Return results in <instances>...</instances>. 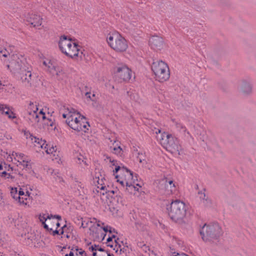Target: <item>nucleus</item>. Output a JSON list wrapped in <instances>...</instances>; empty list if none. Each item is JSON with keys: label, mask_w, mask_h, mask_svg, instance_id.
Here are the masks:
<instances>
[{"label": "nucleus", "mask_w": 256, "mask_h": 256, "mask_svg": "<svg viewBox=\"0 0 256 256\" xmlns=\"http://www.w3.org/2000/svg\"><path fill=\"white\" fill-rule=\"evenodd\" d=\"M108 256H110V254H108Z\"/></svg>", "instance_id": "052dcab7"}, {"label": "nucleus", "mask_w": 256, "mask_h": 256, "mask_svg": "<svg viewBox=\"0 0 256 256\" xmlns=\"http://www.w3.org/2000/svg\"><path fill=\"white\" fill-rule=\"evenodd\" d=\"M105 182L106 180L102 174L96 176L94 178V182L96 186V191L100 195H104L105 194L110 195V194H114V190H108V187L106 186Z\"/></svg>", "instance_id": "4468645a"}, {"label": "nucleus", "mask_w": 256, "mask_h": 256, "mask_svg": "<svg viewBox=\"0 0 256 256\" xmlns=\"http://www.w3.org/2000/svg\"><path fill=\"white\" fill-rule=\"evenodd\" d=\"M3 174H6V172H3Z\"/></svg>", "instance_id": "bf43d9fd"}, {"label": "nucleus", "mask_w": 256, "mask_h": 256, "mask_svg": "<svg viewBox=\"0 0 256 256\" xmlns=\"http://www.w3.org/2000/svg\"><path fill=\"white\" fill-rule=\"evenodd\" d=\"M50 126H52V124H51V123H50Z\"/></svg>", "instance_id": "13d9d810"}, {"label": "nucleus", "mask_w": 256, "mask_h": 256, "mask_svg": "<svg viewBox=\"0 0 256 256\" xmlns=\"http://www.w3.org/2000/svg\"><path fill=\"white\" fill-rule=\"evenodd\" d=\"M28 186H26V188ZM30 192L28 190V188H26V192L25 194L20 196V198H18L17 201L20 204L24 206L29 205L30 202Z\"/></svg>", "instance_id": "cd10ccee"}, {"label": "nucleus", "mask_w": 256, "mask_h": 256, "mask_svg": "<svg viewBox=\"0 0 256 256\" xmlns=\"http://www.w3.org/2000/svg\"><path fill=\"white\" fill-rule=\"evenodd\" d=\"M151 69L156 80L162 83L169 80L170 70L166 62L162 60H154L152 64Z\"/></svg>", "instance_id": "423d86ee"}, {"label": "nucleus", "mask_w": 256, "mask_h": 256, "mask_svg": "<svg viewBox=\"0 0 256 256\" xmlns=\"http://www.w3.org/2000/svg\"><path fill=\"white\" fill-rule=\"evenodd\" d=\"M107 159L110 164V166L112 168H113V166L115 167L114 170H113L114 173H116L120 171L122 168L119 166L118 162L112 158L110 157H107Z\"/></svg>", "instance_id": "2f4dec72"}, {"label": "nucleus", "mask_w": 256, "mask_h": 256, "mask_svg": "<svg viewBox=\"0 0 256 256\" xmlns=\"http://www.w3.org/2000/svg\"><path fill=\"white\" fill-rule=\"evenodd\" d=\"M174 256H186V254L184 253L177 254L175 255Z\"/></svg>", "instance_id": "3c124183"}, {"label": "nucleus", "mask_w": 256, "mask_h": 256, "mask_svg": "<svg viewBox=\"0 0 256 256\" xmlns=\"http://www.w3.org/2000/svg\"><path fill=\"white\" fill-rule=\"evenodd\" d=\"M26 20L34 27L40 26L42 24V18L40 15L34 14H28Z\"/></svg>", "instance_id": "b1692460"}, {"label": "nucleus", "mask_w": 256, "mask_h": 256, "mask_svg": "<svg viewBox=\"0 0 256 256\" xmlns=\"http://www.w3.org/2000/svg\"><path fill=\"white\" fill-rule=\"evenodd\" d=\"M86 256H88L86 255Z\"/></svg>", "instance_id": "e2e57ef3"}, {"label": "nucleus", "mask_w": 256, "mask_h": 256, "mask_svg": "<svg viewBox=\"0 0 256 256\" xmlns=\"http://www.w3.org/2000/svg\"><path fill=\"white\" fill-rule=\"evenodd\" d=\"M138 160L141 163L143 166L146 165L147 164L146 156L142 154H138L137 157Z\"/></svg>", "instance_id": "f704fd0d"}, {"label": "nucleus", "mask_w": 256, "mask_h": 256, "mask_svg": "<svg viewBox=\"0 0 256 256\" xmlns=\"http://www.w3.org/2000/svg\"><path fill=\"white\" fill-rule=\"evenodd\" d=\"M42 64L45 66V68L53 74L59 75L62 71L61 68L57 66L54 60L44 58L42 60Z\"/></svg>", "instance_id": "dca6fc26"}, {"label": "nucleus", "mask_w": 256, "mask_h": 256, "mask_svg": "<svg viewBox=\"0 0 256 256\" xmlns=\"http://www.w3.org/2000/svg\"><path fill=\"white\" fill-rule=\"evenodd\" d=\"M28 66L24 56L20 54H14L11 56L7 66L11 71L19 72Z\"/></svg>", "instance_id": "9d476101"}, {"label": "nucleus", "mask_w": 256, "mask_h": 256, "mask_svg": "<svg viewBox=\"0 0 256 256\" xmlns=\"http://www.w3.org/2000/svg\"><path fill=\"white\" fill-rule=\"evenodd\" d=\"M62 116L66 119V124L77 132H86L90 126L85 116L72 107H64L61 111Z\"/></svg>", "instance_id": "f257e3e1"}, {"label": "nucleus", "mask_w": 256, "mask_h": 256, "mask_svg": "<svg viewBox=\"0 0 256 256\" xmlns=\"http://www.w3.org/2000/svg\"><path fill=\"white\" fill-rule=\"evenodd\" d=\"M116 236L114 234H112L111 236H109V237L107 238L106 244H109L110 242H112V239L114 238V242L116 243V248H114V250H116V252H118V250L120 251L124 252V248H122L121 246L119 244V239L117 238L116 240L115 238Z\"/></svg>", "instance_id": "c85d7f7f"}, {"label": "nucleus", "mask_w": 256, "mask_h": 256, "mask_svg": "<svg viewBox=\"0 0 256 256\" xmlns=\"http://www.w3.org/2000/svg\"><path fill=\"white\" fill-rule=\"evenodd\" d=\"M56 218L58 220H61L62 218L61 216L59 215H52V219Z\"/></svg>", "instance_id": "09e8293b"}, {"label": "nucleus", "mask_w": 256, "mask_h": 256, "mask_svg": "<svg viewBox=\"0 0 256 256\" xmlns=\"http://www.w3.org/2000/svg\"><path fill=\"white\" fill-rule=\"evenodd\" d=\"M114 150L115 152V153L117 154H120L122 151V148L120 146H118L117 148H114Z\"/></svg>", "instance_id": "a19ab883"}, {"label": "nucleus", "mask_w": 256, "mask_h": 256, "mask_svg": "<svg viewBox=\"0 0 256 256\" xmlns=\"http://www.w3.org/2000/svg\"><path fill=\"white\" fill-rule=\"evenodd\" d=\"M10 195L14 199L17 201L18 198V192L17 188H12L10 191Z\"/></svg>", "instance_id": "e433bc0d"}, {"label": "nucleus", "mask_w": 256, "mask_h": 256, "mask_svg": "<svg viewBox=\"0 0 256 256\" xmlns=\"http://www.w3.org/2000/svg\"><path fill=\"white\" fill-rule=\"evenodd\" d=\"M112 242H110L109 244H107V246H110L111 248H112L113 247V245H112Z\"/></svg>", "instance_id": "603ef678"}, {"label": "nucleus", "mask_w": 256, "mask_h": 256, "mask_svg": "<svg viewBox=\"0 0 256 256\" xmlns=\"http://www.w3.org/2000/svg\"><path fill=\"white\" fill-rule=\"evenodd\" d=\"M102 228L106 232H108L110 234L115 233V230L109 226L102 227Z\"/></svg>", "instance_id": "4c0bfd02"}, {"label": "nucleus", "mask_w": 256, "mask_h": 256, "mask_svg": "<svg viewBox=\"0 0 256 256\" xmlns=\"http://www.w3.org/2000/svg\"><path fill=\"white\" fill-rule=\"evenodd\" d=\"M52 214H48L42 213L38 215V219L42 222L44 228L47 230H52V227H50L49 224L46 222H49L51 220Z\"/></svg>", "instance_id": "5701e85b"}, {"label": "nucleus", "mask_w": 256, "mask_h": 256, "mask_svg": "<svg viewBox=\"0 0 256 256\" xmlns=\"http://www.w3.org/2000/svg\"><path fill=\"white\" fill-rule=\"evenodd\" d=\"M106 42L108 45L116 52H125L128 48L126 40L119 32L116 31L108 34Z\"/></svg>", "instance_id": "0eeeda50"}, {"label": "nucleus", "mask_w": 256, "mask_h": 256, "mask_svg": "<svg viewBox=\"0 0 256 256\" xmlns=\"http://www.w3.org/2000/svg\"><path fill=\"white\" fill-rule=\"evenodd\" d=\"M164 184L166 188V195L172 194L176 190L175 184L172 180H164Z\"/></svg>", "instance_id": "a878e982"}, {"label": "nucleus", "mask_w": 256, "mask_h": 256, "mask_svg": "<svg viewBox=\"0 0 256 256\" xmlns=\"http://www.w3.org/2000/svg\"><path fill=\"white\" fill-rule=\"evenodd\" d=\"M10 158L14 164L23 169L27 170L32 168L31 160L23 153L13 152L10 155Z\"/></svg>", "instance_id": "9b49d317"}, {"label": "nucleus", "mask_w": 256, "mask_h": 256, "mask_svg": "<svg viewBox=\"0 0 256 256\" xmlns=\"http://www.w3.org/2000/svg\"><path fill=\"white\" fill-rule=\"evenodd\" d=\"M74 256H86V253L82 249L79 248L78 246H74Z\"/></svg>", "instance_id": "473e14b6"}, {"label": "nucleus", "mask_w": 256, "mask_h": 256, "mask_svg": "<svg viewBox=\"0 0 256 256\" xmlns=\"http://www.w3.org/2000/svg\"><path fill=\"white\" fill-rule=\"evenodd\" d=\"M49 232H52V235L54 236L56 234H60V230H58L56 228L55 230H48Z\"/></svg>", "instance_id": "79ce46f5"}, {"label": "nucleus", "mask_w": 256, "mask_h": 256, "mask_svg": "<svg viewBox=\"0 0 256 256\" xmlns=\"http://www.w3.org/2000/svg\"><path fill=\"white\" fill-rule=\"evenodd\" d=\"M149 45L154 50H160L164 46L163 39L157 36H152L150 38Z\"/></svg>", "instance_id": "6ab92c4d"}, {"label": "nucleus", "mask_w": 256, "mask_h": 256, "mask_svg": "<svg viewBox=\"0 0 256 256\" xmlns=\"http://www.w3.org/2000/svg\"><path fill=\"white\" fill-rule=\"evenodd\" d=\"M116 198H117V199H118V202L119 203L120 202V204L122 205V206H123L124 205V202H123V198H122L119 196H116Z\"/></svg>", "instance_id": "37998d69"}, {"label": "nucleus", "mask_w": 256, "mask_h": 256, "mask_svg": "<svg viewBox=\"0 0 256 256\" xmlns=\"http://www.w3.org/2000/svg\"><path fill=\"white\" fill-rule=\"evenodd\" d=\"M114 75L124 82H128L132 77V71L126 65L118 64L113 69Z\"/></svg>", "instance_id": "ddd939ff"}, {"label": "nucleus", "mask_w": 256, "mask_h": 256, "mask_svg": "<svg viewBox=\"0 0 256 256\" xmlns=\"http://www.w3.org/2000/svg\"><path fill=\"white\" fill-rule=\"evenodd\" d=\"M85 96L86 98H88L92 102H95L97 98L94 92L92 94L90 92H86L85 94Z\"/></svg>", "instance_id": "c9c22d12"}, {"label": "nucleus", "mask_w": 256, "mask_h": 256, "mask_svg": "<svg viewBox=\"0 0 256 256\" xmlns=\"http://www.w3.org/2000/svg\"><path fill=\"white\" fill-rule=\"evenodd\" d=\"M3 169V166L2 164H0V170Z\"/></svg>", "instance_id": "864d4df0"}, {"label": "nucleus", "mask_w": 256, "mask_h": 256, "mask_svg": "<svg viewBox=\"0 0 256 256\" xmlns=\"http://www.w3.org/2000/svg\"><path fill=\"white\" fill-rule=\"evenodd\" d=\"M27 112L28 114V118L32 125L36 124L40 120H44L46 118L45 113L43 112V110H40L38 111V104L36 102H30Z\"/></svg>", "instance_id": "1a4fd4ad"}, {"label": "nucleus", "mask_w": 256, "mask_h": 256, "mask_svg": "<svg viewBox=\"0 0 256 256\" xmlns=\"http://www.w3.org/2000/svg\"><path fill=\"white\" fill-rule=\"evenodd\" d=\"M202 203L204 206L207 207L210 206L212 204L211 200L208 198L203 199L202 200Z\"/></svg>", "instance_id": "58836bf2"}, {"label": "nucleus", "mask_w": 256, "mask_h": 256, "mask_svg": "<svg viewBox=\"0 0 256 256\" xmlns=\"http://www.w3.org/2000/svg\"><path fill=\"white\" fill-rule=\"evenodd\" d=\"M56 226V228L57 229L60 226V222H58L56 220V223L54 224V226Z\"/></svg>", "instance_id": "8fccbe9b"}, {"label": "nucleus", "mask_w": 256, "mask_h": 256, "mask_svg": "<svg viewBox=\"0 0 256 256\" xmlns=\"http://www.w3.org/2000/svg\"><path fill=\"white\" fill-rule=\"evenodd\" d=\"M180 126H181V128H183V129H184V130H185L186 128H185L184 127L182 126H181V125H180Z\"/></svg>", "instance_id": "6e6d98bb"}, {"label": "nucleus", "mask_w": 256, "mask_h": 256, "mask_svg": "<svg viewBox=\"0 0 256 256\" xmlns=\"http://www.w3.org/2000/svg\"><path fill=\"white\" fill-rule=\"evenodd\" d=\"M46 154L50 155L52 160H58L60 158L59 151L57 150L56 146L46 144L43 148Z\"/></svg>", "instance_id": "412c9836"}, {"label": "nucleus", "mask_w": 256, "mask_h": 256, "mask_svg": "<svg viewBox=\"0 0 256 256\" xmlns=\"http://www.w3.org/2000/svg\"><path fill=\"white\" fill-rule=\"evenodd\" d=\"M86 158L80 154H78L75 158L76 162L80 164L82 168H85L88 164L86 162Z\"/></svg>", "instance_id": "7c9ffc66"}, {"label": "nucleus", "mask_w": 256, "mask_h": 256, "mask_svg": "<svg viewBox=\"0 0 256 256\" xmlns=\"http://www.w3.org/2000/svg\"><path fill=\"white\" fill-rule=\"evenodd\" d=\"M26 194L24 192L22 188H20L19 191L18 192V198H20V196H23V194Z\"/></svg>", "instance_id": "a18cd8bd"}, {"label": "nucleus", "mask_w": 256, "mask_h": 256, "mask_svg": "<svg viewBox=\"0 0 256 256\" xmlns=\"http://www.w3.org/2000/svg\"><path fill=\"white\" fill-rule=\"evenodd\" d=\"M28 186V188H29L30 190H32V186Z\"/></svg>", "instance_id": "5fc2aeb1"}, {"label": "nucleus", "mask_w": 256, "mask_h": 256, "mask_svg": "<svg viewBox=\"0 0 256 256\" xmlns=\"http://www.w3.org/2000/svg\"><path fill=\"white\" fill-rule=\"evenodd\" d=\"M186 256H188L186 254Z\"/></svg>", "instance_id": "680f3d73"}, {"label": "nucleus", "mask_w": 256, "mask_h": 256, "mask_svg": "<svg viewBox=\"0 0 256 256\" xmlns=\"http://www.w3.org/2000/svg\"><path fill=\"white\" fill-rule=\"evenodd\" d=\"M200 234L204 241L214 242L222 234V231L218 223L206 224L200 228Z\"/></svg>", "instance_id": "39448f33"}, {"label": "nucleus", "mask_w": 256, "mask_h": 256, "mask_svg": "<svg viewBox=\"0 0 256 256\" xmlns=\"http://www.w3.org/2000/svg\"><path fill=\"white\" fill-rule=\"evenodd\" d=\"M48 224H49L50 227H52V228H54V224L56 223V220L54 219H51V220L49 222H46Z\"/></svg>", "instance_id": "c03bdc74"}, {"label": "nucleus", "mask_w": 256, "mask_h": 256, "mask_svg": "<svg viewBox=\"0 0 256 256\" xmlns=\"http://www.w3.org/2000/svg\"><path fill=\"white\" fill-rule=\"evenodd\" d=\"M49 170V172L51 173L52 175L53 176L54 178L56 179V180H58L59 182L62 181V178L59 176V173L58 172L52 169H50Z\"/></svg>", "instance_id": "72a5a7b5"}, {"label": "nucleus", "mask_w": 256, "mask_h": 256, "mask_svg": "<svg viewBox=\"0 0 256 256\" xmlns=\"http://www.w3.org/2000/svg\"><path fill=\"white\" fill-rule=\"evenodd\" d=\"M168 215L170 218L176 222L182 223L184 221L188 212V206L180 200H172L167 207Z\"/></svg>", "instance_id": "7ed1b4c3"}, {"label": "nucleus", "mask_w": 256, "mask_h": 256, "mask_svg": "<svg viewBox=\"0 0 256 256\" xmlns=\"http://www.w3.org/2000/svg\"><path fill=\"white\" fill-rule=\"evenodd\" d=\"M26 135L28 142L31 144V146L36 150L44 148L46 144V141L44 140L34 136L30 133H26Z\"/></svg>", "instance_id": "f3484780"}, {"label": "nucleus", "mask_w": 256, "mask_h": 256, "mask_svg": "<svg viewBox=\"0 0 256 256\" xmlns=\"http://www.w3.org/2000/svg\"><path fill=\"white\" fill-rule=\"evenodd\" d=\"M116 178L117 182L123 186L131 184L133 182L138 180L136 176L134 178L132 171L124 166L122 168L120 174L116 176Z\"/></svg>", "instance_id": "f8f14e48"}, {"label": "nucleus", "mask_w": 256, "mask_h": 256, "mask_svg": "<svg viewBox=\"0 0 256 256\" xmlns=\"http://www.w3.org/2000/svg\"><path fill=\"white\" fill-rule=\"evenodd\" d=\"M160 132L161 130L158 129L156 131V133L158 134L157 139L162 146L171 153L178 152L180 154L182 148L179 140L172 134L165 132L160 134Z\"/></svg>", "instance_id": "20e7f679"}, {"label": "nucleus", "mask_w": 256, "mask_h": 256, "mask_svg": "<svg viewBox=\"0 0 256 256\" xmlns=\"http://www.w3.org/2000/svg\"><path fill=\"white\" fill-rule=\"evenodd\" d=\"M0 54L1 56L5 58L7 57L8 56L10 55L9 52L6 50V49L0 50Z\"/></svg>", "instance_id": "ea45409f"}, {"label": "nucleus", "mask_w": 256, "mask_h": 256, "mask_svg": "<svg viewBox=\"0 0 256 256\" xmlns=\"http://www.w3.org/2000/svg\"><path fill=\"white\" fill-rule=\"evenodd\" d=\"M126 190H128L130 194L134 193L135 194L134 192L138 191L139 188H141V186L140 184L136 183V180L133 182L131 184H127L126 186Z\"/></svg>", "instance_id": "c756f323"}, {"label": "nucleus", "mask_w": 256, "mask_h": 256, "mask_svg": "<svg viewBox=\"0 0 256 256\" xmlns=\"http://www.w3.org/2000/svg\"><path fill=\"white\" fill-rule=\"evenodd\" d=\"M138 246L140 247L144 248V250L145 251H146V250L148 249V247L146 246V244H142V242L138 243Z\"/></svg>", "instance_id": "49530a36"}, {"label": "nucleus", "mask_w": 256, "mask_h": 256, "mask_svg": "<svg viewBox=\"0 0 256 256\" xmlns=\"http://www.w3.org/2000/svg\"><path fill=\"white\" fill-rule=\"evenodd\" d=\"M60 234L62 235V238H73L75 237L76 230L73 226L70 224H65L61 228Z\"/></svg>", "instance_id": "aec40b11"}, {"label": "nucleus", "mask_w": 256, "mask_h": 256, "mask_svg": "<svg viewBox=\"0 0 256 256\" xmlns=\"http://www.w3.org/2000/svg\"><path fill=\"white\" fill-rule=\"evenodd\" d=\"M126 32L134 33L138 26V16L130 11L124 12L121 14Z\"/></svg>", "instance_id": "6e6552de"}, {"label": "nucleus", "mask_w": 256, "mask_h": 256, "mask_svg": "<svg viewBox=\"0 0 256 256\" xmlns=\"http://www.w3.org/2000/svg\"><path fill=\"white\" fill-rule=\"evenodd\" d=\"M31 70L32 68L29 65L18 72L22 82L26 86H32L34 82V76L32 74Z\"/></svg>", "instance_id": "2eb2a0df"}, {"label": "nucleus", "mask_w": 256, "mask_h": 256, "mask_svg": "<svg viewBox=\"0 0 256 256\" xmlns=\"http://www.w3.org/2000/svg\"><path fill=\"white\" fill-rule=\"evenodd\" d=\"M74 247L68 254H66L65 256H74Z\"/></svg>", "instance_id": "de8ad7c7"}, {"label": "nucleus", "mask_w": 256, "mask_h": 256, "mask_svg": "<svg viewBox=\"0 0 256 256\" xmlns=\"http://www.w3.org/2000/svg\"><path fill=\"white\" fill-rule=\"evenodd\" d=\"M0 256H4L2 252H0Z\"/></svg>", "instance_id": "4d7b16f0"}, {"label": "nucleus", "mask_w": 256, "mask_h": 256, "mask_svg": "<svg viewBox=\"0 0 256 256\" xmlns=\"http://www.w3.org/2000/svg\"><path fill=\"white\" fill-rule=\"evenodd\" d=\"M58 47L61 52L72 58H82L83 54L74 40L65 35L62 36L58 41Z\"/></svg>", "instance_id": "f03ea898"}, {"label": "nucleus", "mask_w": 256, "mask_h": 256, "mask_svg": "<svg viewBox=\"0 0 256 256\" xmlns=\"http://www.w3.org/2000/svg\"><path fill=\"white\" fill-rule=\"evenodd\" d=\"M0 112L10 120H12L16 118V114L6 104H0Z\"/></svg>", "instance_id": "4be33fe9"}, {"label": "nucleus", "mask_w": 256, "mask_h": 256, "mask_svg": "<svg viewBox=\"0 0 256 256\" xmlns=\"http://www.w3.org/2000/svg\"><path fill=\"white\" fill-rule=\"evenodd\" d=\"M88 256H100V254H98V252H104L103 249L101 247H100L99 246H96V244L88 246Z\"/></svg>", "instance_id": "393cba45"}, {"label": "nucleus", "mask_w": 256, "mask_h": 256, "mask_svg": "<svg viewBox=\"0 0 256 256\" xmlns=\"http://www.w3.org/2000/svg\"><path fill=\"white\" fill-rule=\"evenodd\" d=\"M240 90L244 94H250L252 90L251 83L246 80H243L240 85Z\"/></svg>", "instance_id": "bb28decb"}, {"label": "nucleus", "mask_w": 256, "mask_h": 256, "mask_svg": "<svg viewBox=\"0 0 256 256\" xmlns=\"http://www.w3.org/2000/svg\"><path fill=\"white\" fill-rule=\"evenodd\" d=\"M81 220V227L83 228H88L90 230L94 232V230L100 226L101 224L104 225V224L100 220H98L96 218H86Z\"/></svg>", "instance_id": "a211bd4d"}]
</instances>
